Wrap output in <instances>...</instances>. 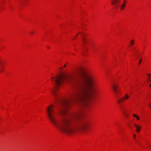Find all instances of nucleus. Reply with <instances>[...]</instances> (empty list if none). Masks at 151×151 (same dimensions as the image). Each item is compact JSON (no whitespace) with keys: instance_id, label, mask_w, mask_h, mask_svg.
Listing matches in <instances>:
<instances>
[{"instance_id":"1","label":"nucleus","mask_w":151,"mask_h":151,"mask_svg":"<svg viewBox=\"0 0 151 151\" xmlns=\"http://www.w3.org/2000/svg\"><path fill=\"white\" fill-rule=\"evenodd\" d=\"M78 73L80 79L77 81L73 76L70 75H58L50 78L55 84L56 89L52 90L55 98L60 106L59 113L63 118H57V113L52 105L47 108V116L57 129L69 135L85 129L87 124L80 120V113H71L67 109L74 102L86 105L94 95L99 86L98 80L91 73L83 69H80Z\"/></svg>"},{"instance_id":"2","label":"nucleus","mask_w":151,"mask_h":151,"mask_svg":"<svg viewBox=\"0 0 151 151\" xmlns=\"http://www.w3.org/2000/svg\"><path fill=\"white\" fill-rule=\"evenodd\" d=\"M120 1L121 0H111V2L112 5L114 6V9H116L118 7H120L121 9L122 10L125 8L126 4V2L124 0L123 4L120 6L119 4Z\"/></svg>"},{"instance_id":"3","label":"nucleus","mask_w":151,"mask_h":151,"mask_svg":"<svg viewBox=\"0 0 151 151\" xmlns=\"http://www.w3.org/2000/svg\"><path fill=\"white\" fill-rule=\"evenodd\" d=\"M111 87L114 94L117 96L119 91V86L116 84L114 83L112 85Z\"/></svg>"},{"instance_id":"4","label":"nucleus","mask_w":151,"mask_h":151,"mask_svg":"<svg viewBox=\"0 0 151 151\" xmlns=\"http://www.w3.org/2000/svg\"><path fill=\"white\" fill-rule=\"evenodd\" d=\"M134 126L135 127L137 128V129H136L137 131L138 132H139L140 131V129L141 128V127L140 126L137 125L135 124H134Z\"/></svg>"},{"instance_id":"5","label":"nucleus","mask_w":151,"mask_h":151,"mask_svg":"<svg viewBox=\"0 0 151 151\" xmlns=\"http://www.w3.org/2000/svg\"><path fill=\"white\" fill-rule=\"evenodd\" d=\"M133 116L134 117L136 118L137 119V120H139L140 118H139V117L138 116H137V115L135 114H133Z\"/></svg>"},{"instance_id":"6","label":"nucleus","mask_w":151,"mask_h":151,"mask_svg":"<svg viewBox=\"0 0 151 151\" xmlns=\"http://www.w3.org/2000/svg\"><path fill=\"white\" fill-rule=\"evenodd\" d=\"M124 101V98H122L121 99H119L118 100L117 102L119 104H120L122 101Z\"/></svg>"},{"instance_id":"7","label":"nucleus","mask_w":151,"mask_h":151,"mask_svg":"<svg viewBox=\"0 0 151 151\" xmlns=\"http://www.w3.org/2000/svg\"><path fill=\"white\" fill-rule=\"evenodd\" d=\"M129 98V95L127 94H126L124 97V98H122L124 99V100L125 99H128Z\"/></svg>"},{"instance_id":"8","label":"nucleus","mask_w":151,"mask_h":151,"mask_svg":"<svg viewBox=\"0 0 151 151\" xmlns=\"http://www.w3.org/2000/svg\"><path fill=\"white\" fill-rule=\"evenodd\" d=\"M134 43V40H132L130 42V45H133Z\"/></svg>"},{"instance_id":"9","label":"nucleus","mask_w":151,"mask_h":151,"mask_svg":"<svg viewBox=\"0 0 151 151\" xmlns=\"http://www.w3.org/2000/svg\"><path fill=\"white\" fill-rule=\"evenodd\" d=\"M86 40H85V38L84 37H83V43L84 44H85L86 43Z\"/></svg>"},{"instance_id":"10","label":"nucleus","mask_w":151,"mask_h":151,"mask_svg":"<svg viewBox=\"0 0 151 151\" xmlns=\"http://www.w3.org/2000/svg\"><path fill=\"white\" fill-rule=\"evenodd\" d=\"M0 71H3V68L2 66V65H0Z\"/></svg>"},{"instance_id":"11","label":"nucleus","mask_w":151,"mask_h":151,"mask_svg":"<svg viewBox=\"0 0 151 151\" xmlns=\"http://www.w3.org/2000/svg\"><path fill=\"white\" fill-rule=\"evenodd\" d=\"M148 82L149 83H150L151 82V77L148 79Z\"/></svg>"},{"instance_id":"12","label":"nucleus","mask_w":151,"mask_h":151,"mask_svg":"<svg viewBox=\"0 0 151 151\" xmlns=\"http://www.w3.org/2000/svg\"><path fill=\"white\" fill-rule=\"evenodd\" d=\"M147 75L148 79L150 78V74H147Z\"/></svg>"},{"instance_id":"13","label":"nucleus","mask_w":151,"mask_h":151,"mask_svg":"<svg viewBox=\"0 0 151 151\" xmlns=\"http://www.w3.org/2000/svg\"><path fill=\"white\" fill-rule=\"evenodd\" d=\"M142 61V59H140V60L139 61V65H140V64Z\"/></svg>"},{"instance_id":"14","label":"nucleus","mask_w":151,"mask_h":151,"mask_svg":"<svg viewBox=\"0 0 151 151\" xmlns=\"http://www.w3.org/2000/svg\"><path fill=\"white\" fill-rule=\"evenodd\" d=\"M124 114H125V115L127 117L128 115H127V114L125 112H124Z\"/></svg>"},{"instance_id":"15","label":"nucleus","mask_w":151,"mask_h":151,"mask_svg":"<svg viewBox=\"0 0 151 151\" xmlns=\"http://www.w3.org/2000/svg\"><path fill=\"white\" fill-rule=\"evenodd\" d=\"M134 138H135L136 137V135L135 134H134Z\"/></svg>"},{"instance_id":"16","label":"nucleus","mask_w":151,"mask_h":151,"mask_svg":"<svg viewBox=\"0 0 151 151\" xmlns=\"http://www.w3.org/2000/svg\"><path fill=\"white\" fill-rule=\"evenodd\" d=\"M66 65H64V67H66Z\"/></svg>"},{"instance_id":"17","label":"nucleus","mask_w":151,"mask_h":151,"mask_svg":"<svg viewBox=\"0 0 151 151\" xmlns=\"http://www.w3.org/2000/svg\"><path fill=\"white\" fill-rule=\"evenodd\" d=\"M150 87L151 88V83L150 85Z\"/></svg>"},{"instance_id":"18","label":"nucleus","mask_w":151,"mask_h":151,"mask_svg":"<svg viewBox=\"0 0 151 151\" xmlns=\"http://www.w3.org/2000/svg\"><path fill=\"white\" fill-rule=\"evenodd\" d=\"M78 34H77L76 35V37H77V35H78Z\"/></svg>"},{"instance_id":"19","label":"nucleus","mask_w":151,"mask_h":151,"mask_svg":"<svg viewBox=\"0 0 151 151\" xmlns=\"http://www.w3.org/2000/svg\"><path fill=\"white\" fill-rule=\"evenodd\" d=\"M31 33H32H32H33V32H31Z\"/></svg>"},{"instance_id":"20","label":"nucleus","mask_w":151,"mask_h":151,"mask_svg":"<svg viewBox=\"0 0 151 151\" xmlns=\"http://www.w3.org/2000/svg\"><path fill=\"white\" fill-rule=\"evenodd\" d=\"M75 39H76V38H74V39H74V40H75Z\"/></svg>"},{"instance_id":"21","label":"nucleus","mask_w":151,"mask_h":151,"mask_svg":"<svg viewBox=\"0 0 151 151\" xmlns=\"http://www.w3.org/2000/svg\"><path fill=\"white\" fill-rule=\"evenodd\" d=\"M60 69H62V68H60Z\"/></svg>"}]
</instances>
